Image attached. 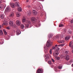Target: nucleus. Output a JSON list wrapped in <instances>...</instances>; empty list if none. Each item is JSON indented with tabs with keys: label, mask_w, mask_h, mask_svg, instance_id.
I'll list each match as a JSON object with an SVG mask.
<instances>
[{
	"label": "nucleus",
	"mask_w": 73,
	"mask_h": 73,
	"mask_svg": "<svg viewBox=\"0 0 73 73\" xmlns=\"http://www.w3.org/2000/svg\"><path fill=\"white\" fill-rule=\"evenodd\" d=\"M16 33H17V35H18L21 34V32L18 29L16 31Z\"/></svg>",
	"instance_id": "f8f14e48"
},
{
	"label": "nucleus",
	"mask_w": 73,
	"mask_h": 73,
	"mask_svg": "<svg viewBox=\"0 0 73 73\" xmlns=\"http://www.w3.org/2000/svg\"><path fill=\"white\" fill-rule=\"evenodd\" d=\"M58 54L59 53L58 52H57L56 53H54L53 54V56L54 57H56L58 56Z\"/></svg>",
	"instance_id": "9d476101"
},
{
	"label": "nucleus",
	"mask_w": 73,
	"mask_h": 73,
	"mask_svg": "<svg viewBox=\"0 0 73 73\" xmlns=\"http://www.w3.org/2000/svg\"><path fill=\"white\" fill-rule=\"evenodd\" d=\"M0 17L1 19H3L4 18V15H0Z\"/></svg>",
	"instance_id": "cd10ccee"
},
{
	"label": "nucleus",
	"mask_w": 73,
	"mask_h": 73,
	"mask_svg": "<svg viewBox=\"0 0 73 73\" xmlns=\"http://www.w3.org/2000/svg\"><path fill=\"white\" fill-rule=\"evenodd\" d=\"M8 24L7 21H5L3 24V25H7Z\"/></svg>",
	"instance_id": "f3484780"
},
{
	"label": "nucleus",
	"mask_w": 73,
	"mask_h": 73,
	"mask_svg": "<svg viewBox=\"0 0 73 73\" xmlns=\"http://www.w3.org/2000/svg\"><path fill=\"white\" fill-rule=\"evenodd\" d=\"M27 23H26L25 24V26L26 27H28L29 25L30 24H31V21H29V20H27Z\"/></svg>",
	"instance_id": "7ed1b4c3"
},
{
	"label": "nucleus",
	"mask_w": 73,
	"mask_h": 73,
	"mask_svg": "<svg viewBox=\"0 0 73 73\" xmlns=\"http://www.w3.org/2000/svg\"><path fill=\"white\" fill-rule=\"evenodd\" d=\"M3 39L0 40V43H1V44H3Z\"/></svg>",
	"instance_id": "5701e85b"
},
{
	"label": "nucleus",
	"mask_w": 73,
	"mask_h": 73,
	"mask_svg": "<svg viewBox=\"0 0 73 73\" xmlns=\"http://www.w3.org/2000/svg\"><path fill=\"white\" fill-rule=\"evenodd\" d=\"M68 32L70 34H71L72 33V31L69 30L68 31Z\"/></svg>",
	"instance_id": "4c0bfd02"
},
{
	"label": "nucleus",
	"mask_w": 73,
	"mask_h": 73,
	"mask_svg": "<svg viewBox=\"0 0 73 73\" xmlns=\"http://www.w3.org/2000/svg\"><path fill=\"white\" fill-rule=\"evenodd\" d=\"M26 21V18H24L23 20V22L24 23L25 22V21Z\"/></svg>",
	"instance_id": "c85d7f7f"
},
{
	"label": "nucleus",
	"mask_w": 73,
	"mask_h": 73,
	"mask_svg": "<svg viewBox=\"0 0 73 73\" xmlns=\"http://www.w3.org/2000/svg\"><path fill=\"white\" fill-rule=\"evenodd\" d=\"M49 54H47L45 56V59L46 60H48L49 59Z\"/></svg>",
	"instance_id": "423d86ee"
},
{
	"label": "nucleus",
	"mask_w": 73,
	"mask_h": 73,
	"mask_svg": "<svg viewBox=\"0 0 73 73\" xmlns=\"http://www.w3.org/2000/svg\"><path fill=\"white\" fill-rule=\"evenodd\" d=\"M17 0H14V1H17Z\"/></svg>",
	"instance_id": "3c124183"
},
{
	"label": "nucleus",
	"mask_w": 73,
	"mask_h": 73,
	"mask_svg": "<svg viewBox=\"0 0 73 73\" xmlns=\"http://www.w3.org/2000/svg\"><path fill=\"white\" fill-rule=\"evenodd\" d=\"M58 42H59V43H64V42L65 41L64 40H58Z\"/></svg>",
	"instance_id": "4468645a"
},
{
	"label": "nucleus",
	"mask_w": 73,
	"mask_h": 73,
	"mask_svg": "<svg viewBox=\"0 0 73 73\" xmlns=\"http://www.w3.org/2000/svg\"><path fill=\"white\" fill-rule=\"evenodd\" d=\"M18 11H22V9L21 7H18Z\"/></svg>",
	"instance_id": "b1692460"
},
{
	"label": "nucleus",
	"mask_w": 73,
	"mask_h": 73,
	"mask_svg": "<svg viewBox=\"0 0 73 73\" xmlns=\"http://www.w3.org/2000/svg\"><path fill=\"white\" fill-rule=\"evenodd\" d=\"M9 24L11 26H12L13 25V21H11L9 22Z\"/></svg>",
	"instance_id": "9b49d317"
},
{
	"label": "nucleus",
	"mask_w": 73,
	"mask_h": 73,
	"mask_svg": "<svg viewBox=\"0 0 73 73\" xmlns=\"http://www.w3.org/2000/svg\"><path fill=\"white\" fill-rule=\"evenodd\" d=\"M70 37L69 36H67L65 37V40H68V39H69Z\"/></svg>",
	"instance_id": "4be33fe9"
},
{
	"label": "nucleus",
	"mask_w": 73,
	"mask_h": 73,
	"mask_svg": "<svg viewBox=\"0 0 73 73\" xmlns=\"http://www.w3.org/2000/svg\"><path fill=\"white\" fill-rule=\"evenodd\" d=\"M62 66H59L58 67V68L59 69H61L62 68Z\"/></svg>",
	"instance_id": "473e14b6"
},
{
	"label": "nucleus",
	"mask_w": 73,
	"mask_h": 73,
	"mask_svg": "<svg viewBox=\"0 0 73 73\" xmlns=\"http://www.w3.org/2000/svg\"><path fill=\"white\" fill-rule=\"evenodd\" d=\"M64 44H61L59 45V46H64Z\"/></svg>",
	"instance_id": "72a5a7b5"
},
{
	"label": "nucleus",
	"mask_w": 73,
	"mask_h": 73,
	"mask_svg": "<svg viewBox=\"0 0 73 73\" xmlns=\"http://www.w3.org/2000/svg\"><path fill=\"white\" fill-rule=\"evenodd\" d=\"M4 7V6L2 4H0V9H2Z\"/></svg>",
	"instance_id": "6ab92c4d"
},
{
	"label": "nucleus",
	"mask_w": 73,
	"mask_h": 73,
	"mask_svg": "<svg viewBox=\"0 0 73 73\" xmlns=\"http://www.w3.org/2000/svg\"><path fill=\"white\" fill-rule=\"evenodd\" d=\"M70 58V56L68 55H66L65 56V59L66 60H68Z\"/></svg>",
	"instance_id": "0eeeda50"
},
{
	"label": "nucleus",
	"mask_w": 73,
	"mask_h": 73,
	"mask_svg": "<svg viewBox=\"0 0 73 73\" xmlns=\"http://www.w3.org/2000/svg\"><path fill=\"white\" fill-rule=\"evenodd\" d=\"M51 60L54 63L55 62V60L53 58H51Z\"/></svg>",
	"instance_id": "f704fd0d"
},
{
	"label": "nucleus",
	"mask_w": 73,
	"mask_h": 73,
	"mask_svg": "<svg viewBox=\"0 0 73 73\" xmlns=\"http://www.w3.org/2000/svg\"><path fill=\"white\" fill-rule=\"evenodd\" d=\"M33 15H37V13L36 10H33Z\"/></svg>",
	"instance_id": "6e6552de"
},
{
	"label": "nucleus",
	"mask_w": 73,
	"mask_h": 73,
	"mask_svg": "<svg viewBox=\"0 0 73 73\" xmlns=\"http://www.w3.org/2000/svg\"><path fill=\"white\" fill-rule=\"evenodd\" d=\"M19 2H17L15 3V5L14 3L12 4V5H11V7L13 8H14L15 7V5L19 7Z\"/></svg>",
	"instance_id": "f03ea898"
},
{
	"label": "nucleus",
	"mask_w": 73,
	"mask_h": 73,
	"mask_svg": "<svg viewBox=\"0 0 73 73\" xmlns=\"http://www.w3.org/2000/svg\"><path fill=\"white\" fill-rule=\"evenodd\" d=\"M58 35H57L55 37H54V38L55 39H57V38H58Z\"/></svg>",
	"instance_id": "c756f323"
},
{
	"label": "nucleus",
	"mask_w": 73,
	"mask_h": 73,
	"mask_svg": "<svg viewBox=\"0 0 73 73\" xmlns=\"http://www.w3.org/2000/svg\"><path fill=\"white\" fill-rule=\"evenodd\" d=\"M72 66L73 67V64H72Z\"/></svg>",
	"instance_id": "603ef678"
},
{
	"label": "nucleus",
	"mask_w": 73,
	"mask_h": 73,
	"mask_svg": "<svg viewBox=\"0 0 73 73\" xmlns=\"http://www.w3.org/2000/svg\"><path fill=\"white\" fill-rule=\"evenodd\" d=\"M7 29H10V27H7Z\"/></svg>",
	"instance_id": "a19ab883"
},
{
	"label": "nucleus",
	"mask_w": 73,
	"mask_h": 73,
	"mask_svg": "<svg viewBox=\"0 0 73 73\" xmlns=\"http://www.w3.org/2000/svg\"><path fill=\"white\" fill-rule=\"evenodd\" d=\"M3 31L5 35H7V33L5 29L3 30Z\"/></svg>",
	"instance_id": "a878e982"
},
{
	"label": "nucleus",
	"mask_w": 73,
	"mask_h": 73,
	"mask_svg": "<svg viewBox=\"0 0 73 73\" xmlns=\"http://www.w3.org/2000/svg\"><path fill=\"white\" fill-rule=\"evenodd\" d=\"M5 11L7 12H9V11H10V9L9 7H7L5 9Z\"/></svg>",
	"instance_id": "2eb2a0df"
},
{
	"label": "nucleus",
	"mask_w": 73,
	"mask_h": 73,
	"mask_svg": "<svg viewBox=\"0 0 73 73\" xmlns=\"http://www.w3.org/2000/svg\"><path fill=\"white\" fill-rule=\"evenodd\" d=\"M43 70L42 69H38L36 71V73H42Z\"/></svg>",
	"instance_id": "39448f33"
},
{
	"label": "nucleus",
	"mask_w": 73,
	"mask_h": 73,
	"mask_svg": "<svg viewBox=\"0 0 73 73\" xmlns=\"http://www.w3.org/2000/svg\"><path fill=\"white\" fill-rule=\"evenodd\" d=\"M35 0H34V1Z\"/></svg>",
	"instance_id": "5fc2aeb1"
},
{
	"label": "nucleus",
	"mask_w": 73,
	"mask_h": 73,
	"mask_svg": "<svg viewBox=\"0 0 73 73\" xmlns=\"http://www.w3.org/2000/svg\"><path fill=\"white\" fill-rule=\"evenodd\" d=\"M1 25H0V29H1Z\"/></svg>",
	"instance_id": "8fccbe9b"
},
{
	"label": "nucleus",
	"mask_w": 73,
	"mask_h": 73,
	"mask_svg": "<svg viewBox=\"0 0 73 73\" xmlns=\"http://www.w3.org/2000/svg\"><path fill=\"white\" fill-rule=\"evenodd\" d=\"M1 3V0H0V4Z\"/></svg>",
	"instance_id": "de8ad7c7"
},
{
	"label": "nucleus",
	"mask_w": 73,
	"mask_h": 73,
	"mask_svg": "<svg viewBox=\"0 0 73 73\" xmlns=\"http://www.w3.org/2000/svg\"><path fill=\"white\" fill-rule=\"evenodd\" d=\"M14 15V13H11V14L9 15V16L11 17H13Z\"/></svg>",
	"instance_id": "a211bd4d"
},
{
	"label": "nucleus",
	"mask_w": 73,
	"mask_h": 73,
	"mask_svg": "<svg viewBox=\"0 0 73 73\" xmlns=\"http://www.w3.org/2000/svg\"><path fill=\"white\" fill-rule=\"evenodd\" d=\"M66 29H64V30H63V32H66Z\"/></svg>",
	"instance_id": "79ce46f5"
},
{
	"label": "nucleus",
	"mask_w": 73,
	"mask_h": 73,
	"mask_svg": "<svg viewBox=\"0 0 73 73\" xmlns=\"http://www.w3.org/2000/svg\"><path fill=\"white\" fill-rule=\"evenodd\" d=\"M71 62H73V60H71Z\"/></svg>",
	"instance_id": "09e8293b"
},
{
	"label": "nucleus",
	"mask_w": 73,
	"mask_h": 73,
	"mask_svg": "<svg viewBox=\"0 0 73 73\" xmlns=\"http://www.w3.org/2000/svg\"><path fill=\"white\" fill-rule=\"evenodd\" d=\"M36 19L35 17H32L31 18V21L33 22V21H36L37 20V19L39 18V17H38L37 16H36Z\"/></svg>",
	"instance_id": "20e7f679"
},
{
	"label": "nucleus",
	"mask_w": 73,
	"mask_h": 73,
	"mask_svg": "<svg viewBox=\"0 0 73 73\" xmlns=\"http://www.w3.org/2000/svg\"><path fill=\"white\" fill-rule=\"evenodd\" d=\"M63 26H64V25H63L62 24H61V25H59V27H63Z\"/></svg>",
	"instance_id": "58836bf2"
},
{
	"label": "nucleus",
	"mask_w": 73,
	"mask_h": 73,
	"mask_svg": "<svg viewBox=\"0 0 73 73\" xmlns=\"http://www.w3.org/2000/svg\"><path fill=\"white\" fill-rule=\"evenodd\" d=\"M56 50L57 51H59L60 50V48L59 47H57L56 48Z\"/></svg>",
	"instance_id": "ea45409f"
},
{
	"label": "nucleus",
	"mask_w": 73,
	"mask_h": 73,
	"mask_svg": "<svg viewBox=\"0 0 73 73\" xmlns=\"http://www.w3.org/2000/svg\"><path fill=\"white\" fill-rule=\"evenodd\" d=\"M70 22H71V23H73V20H71Z\"/></svg>",
	"instance_id": "37998d69"
},
{
	"label": "nucleus",
	"mask_w": 73,
	"mask_h": 73,
	"mask_svg": "<svg viewBox=\"0 0 73 73\" xmlns=\"http://www.w3.org/2000/svg\"><path fill=\"white\" fill-rule=\"evenodd\" d=\"M69 51L68 50H66L65 51V54L66 55H67L68 54Z\"/></svg>",
	"instance_id": "bb28decb"
},
{
	"label": "nucleus",
	"mask_w": 73,
	"mask_h": 73,
	"mask_svg": "<svg viewBox=\"0 0 73 73\" xmlns=\"http://www.w3.org/2000/svg\"><path fill=\"white\" fill-rule=\"evenodd\" d=\"M16 16L17 17H19L20 16H21V14L20 13H19V12L17 14H16Z\"/></svg>",
	"instance_id": "aec40b11"
},
{
	"label": "nucleus",
	"mask_w": 73,
	"mask_h": 73,
	"mask_svg": "<svg viewBox=\"0 0 73 73\" xmlns=\"http://www.w3.org/2000/svg\"><path fill=\"white\" fill-rule=\"evenodd\" d=\"M53 42H50V40H48L47 41L46 46L48 48H50L53 44Z\"/></svg>",
	"instance_id": "f257e3e1"
},
{
	"label": "nucleus",
	"mask_w": 73,
	"mask_h": 73,
	"mask_svg": "<svg viewBox=\"0 0 73 73\" xmlns=\"http://www.w3.org/2000/svg\"><path fill=\"white\" fill-rule=\"evenodd\" d=\"M49 52H52V49H51L50 50Z\"/></svg>",
	"instance_id": "c03bdc74"
},
{
	"label": "nucleus",
	"mask_w": 73,
	"mask_h": 73,
	"mask_svg": "<svg viewBox=\"0 0 73 73\" xmlns=\"http://www.w3.org/2000/svg\"><path fill=\"white\" fill-rule=\"evenodd\" d=\"M27 14L28 15V16H30L31 15V11H29V10L27 11Z\"/></svg>",
	"instance_id": "dca6fc26"
},
{
	"label": "nucleus",
	"mask_w": 73,
	"mask_h": 73,
	"mask_svg": "<svg viewBox=\"0 0 73 73\" xmlns=\"http://www.w3.org/2000/svg\"><path fill=\"white\" fill-rule=\"evenodd\" d=\"M55 46L56 47V46H57V44H56V45H55Z\"/></svg>",
	"instance_id": "49530a36"
},
{
	"label": "nucleus",
	"mask_w": 73,
	"mask_h": 73,
	"mask_svg": "<svg viewBox=\"0 0 73 73\" xmlns=\"http://www.w3.org/2000/svg\"><path fill=\"white\" fill-rule=\"evenodd\" d=\"M56 59L57 60H59L60 59V57H56Z\"/></svg>",
	"instance_id": "2f4dec72"
},
{
	"label": "nucleus",
	"mask_w": 73,
	"mask_h": 73,
	"mask_svg": "<svg viewBox=\"0 0 73 73\" xmlns=\"http://www.w3.org/2000/svg\"><path fill=\"white\" fill-rule=\"evenodd\" d=\"M24 27V26L23 25H22L21 26V29H23Z\"/></svg>",
	"instance_id": "e433bc0d"
},
{
	"label": "nucleus",
	"mask_w": 73,
	"mask_h": 73,
	"mask_svg": "<svg viewBox=\"0 0 73 73\" xmlns=\"http://www.w3.org/2000/svg\"><path fill=\"white\" fill-rule=\"evenodd\" d=\"M53 36V35L52 34H49L48 35V37L49 38H52Z\"/></svg>",
	"instance_id": "412c9836"
},
{
	"label": "nucleus",
	"mask_w": 73,
	"mask_h": 73,
	"mask_svg": "<svg viewBox=\"0 0 73 73\" xmlns=\"http://www.w3.org/2000/svg\"><path fill=\"white\" fill-rule=\"evenodd\" d=\"M29 1L28 0L27 1V2H28Z\"/></svg>",
	"instance_id": "864d4df0"
},
{
	"label": "nucleus",
	"mask_w": 73,
	"mask_h": 73,
	"mask_svg": "<svg viewBox=\"0 0 73 73\" xmlns=\"http://www.w3.org/2000/svg\"><path fill=\"white\" fill-rule=\"evenodd\" d=\"M48 64H52V62L51 60H50L48 61Z\"/></svg>",
	"instance_id": "7c9ffc66"
},
{
	"label": "nucleus",
	"mask_w": 73,
	"mask_h": 73,
	"mask_svg": "<svg viewBox=\"0 0 73 73\" xmlns=\"http://www.w3.org/2000/svg\"><path fill=\"white\" fill-rule=\"evenodd\" d=\"M44 51L45 52V53H47L48 52V49H47V47L46 46H45L44 47Z\"/></svg>",
	"instance_id": "1a4fd4ad"
},
{
	"label": "nucleus",
	"mask_w": 73,
	"mask_h": 73,
	"mask_svg": "<svg viewBox=\"0 0 73 73\" xmlns=\"http://www.w3.org/2000/svg\"><path fill=\"white\" fill-rule=\"evenodd\" d=\"M50 54H52V52H50Z\"/></svg>",
	"instance_id": "a18cd8bd"
},
{
	"label": "nucleus",
	"mask_w": 73,
	"mask_h": 73,
	"mask_svg": "<svg viewBox=\"0 0 73 73\" xmlns=\"http://www.w3.org/2000/svg\"><path fill=\"white\" fill-rule=\"evenodd\" d=\"M16 24L18 26L21 25V23L19 21H17L16 22Z\"/></svg>",
	"instance_id": "ddd939ff"
},
{
	"label": "nucleus",
	"mask_w": 73,
	"mask_h": 73,
	"mask_svg": "<svg viewBox=\"0 0 73 73\" xmlns=\"http://www.w3.org/2000/svg\"><path fill=\"white\" fill-rule=\"evenodd\" d=\"M52 50H54V49H56V47L54 46H52Z\"/></svg>",
	"instance_id": "c9c22d12"
},
{
	"label": "nucleus",
	"mask_w": 73,
	"mask_h": 73,
	"mask_svg": "<svg viewBox=\"0 0 73 73\" xmlns=\"http://www.w3.org/2000/svg\"><path fill=\"white\" fill-rule=\"evenodd\" d=\"M0 34L1 35H2L3 34V31L1 30H0Z\"/></svg>",
	"instance_id": "393cba45"
}]
</instances>
